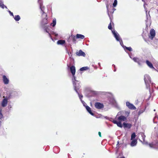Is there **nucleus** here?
<instances>
[{"instance_id":"nucleus-14","label":"nucleus","mask_w":158,"mask_h":158,"mask_svg":"<svg viewBox=\"0 0 158 158\" xmlns=\"http://www.w3.org/2000/svg\"><path fill=\"white\" fill-rule=\"evenodd\" d=\"M7 104V99L4 98L3 99L2 102V106L3 107H5L6 106Z\"/></svg>"},{"instance_id":"nucleus-26","label":"nucleus","mask_w":158,"mask_h":158,"mask_svg":"<svg viewBox=\"0 0 158 158\" xmlns=\"http://www.w3.org/2000/svg\"><path fill=\"white\" fill-rule=\"evenodd\" d=\"M56 24V20L55 19H53L52 21V23H51V25L53 27L55 26Z\"/></svg>"},{"instance_id":"nucleus-19","label":"nucleus","mask_w":158,"mask_h":158,"mask_svg":"<svg viewBox=\"0 0 158 158\" xmlns=\"http://www.w3.org/2000/svg\"><path fill=\"white\" fill-rule=\"evenodd\" d=\"M146 63L147 64V65L151 68V69H154V67L152 65V63L149 61L148 60H146Z\"/></svg>"},{"instance_id":"nucleus-1","label":"nucleus","mask_w":158,"mask_h":158,"mask_svg":"<svg viewBox=\"0 0 158 158\" xmlns=\"http://www.w3.org/2000/svg\"><path fill=\"white\" fill-rule=\"evenodd\" d=\"M117 119L118 120V122L115 120H113L112 122L116 124L118 127L122 128V126L121 124V121H126L127 118L125 116L121 115L118 117Z\"/></svg>"},{"instance_id":"nucleus-22","label":"nucleus","mask_w":158,"mask_h":158,"mask_svg":"<svg viewBox=\"0 0 158 158\" xmlns=\"http://www.w3.org/2000/svg\"><path fill=\"white\" fill-rule=\"evenodd\" d=\"M76 36L77 39H83L85 38V36L84 35L80 34H77Z\"/></svg>"},{"instance_id":"nucleus-12","label":"nucleus","mask_w":158,"mask_h":158,"mask_svg":"<svg viewBox=\"0 0 158 158\" xmlns=\"http://www.w3.org/2000/svg\"><path fill=\"white\" fill-rule=\"evenodd\" d=\"M76 55L79 56H85V53L81 50H80L79 52H77L76 53Z\"/></svg>"},{"instance_id":"nucleus-13","label":"nucleus","mask_w":158,"mask_h":158,"mask_svg":"<svg viewBox=\"0 0 158 158\" xmlns=\"http://www.w3.org/2000/svg\"><path fill=\"white\" fill-rule=\"evenodd\" d=\"M73 86L74 87V90L77 92V93L78 94V95L79 96L80 98V99L81 100L82 98H83V96L82 95H80L79 94V93L77 91V87H76V84H75V83L74 81L73 82Z\"/></svg>"},{"instance_id":"nucleus-36","label":"nucleus","mask_w":158,"mask_h":158,"mask_svg":"<svg viewBox=\"0 0 158 158\" xmlns=\"http://www.w3.org/2000/svg\"><path fill=\"white\" fill-rule=\"evenodd\" d=\"M127 114H127V116H128V115H129V113H128V112H127Z\"/></svg>"},{"instance_id":"nucleus-32","label":"nucleus","mask_w":158,"mask_h":158,"mask_svg":"<svg viewBox=\"0 0 158 158\" xmlns=\"http://www.w3.org/2000/svg\"><path fill=\"white\" fill-rule=\"evenodd\" d=\"M72 76H73V81L75 82V81H76V77H75V75H72Z\"/></svg>"},{"instance_id":"nucleus-30","label":"nucleus","mask_w":158,"mask_h":158,"mask_svg":"<svg viewBox=\"0 0 158 158\" xmlns=\"http://www.w3.org/2000/svg\"><path fill=\"white\" fill-rule=\"evenodd\" d=\"M125 49L129 50L130 52L132 51V49L131 47H125Z\"/></svg>"},{"instance_id":"nucleus-25","label":"nucleus","mask_w":158,"mask_h":158,"mask_svg":"<svg viewBox=\"0 0 158 158\" xmlns=\"http://www.w3.org/2000/svg\"><path fill=\"white\" fill-rule=\"evenodd\" d=\"M14 19L16 21H18L20 19V16L18 15H16L14 17Z\"/></svg>"},{"instance_id":"nucleus-6","label":"nucleus","mask_w":158,"mask_h":158,"mask_svg":"<svg viewBox=\"0 0 158 158\" xmlns=\"http://www.w3.org/2000/svg\"><path fill=\"white\" fill-rule=\"evenodd\" d=\"M71 65V64H70L69 65L67 64V66L68 68H70V71L72 75H75V73H76V69L74 65H72L71 67H70V66Z\"/></svg>"},{"instance_id":"nucleus-21","label":"nucleus","mask_w":158,"mask_h":158,"mask_svg":"<svg viewBox=\"0 0 158 158\" xmlns=\"http://www.w3.org/2000/svg\"><path fill=\"white\" fill-rule=\"evenodd\" d=\"M57 43L58 45H62L65 43V41L63 40H60L57 41Z\"/></svg>"},{"instance_id":"nucleus-35","label":"nucleus","mask_w":158,"mask_h":158,"mask_svg":"<svg viewBox=\"0 0 158 158\" xmlns=\"http://www.w3.org/2000/svg\"><path fill=\"white\" fill-rule=\"evenodd\" d=\"M98 135L100 137H102L101 133V132H98Z\"/></svg>"},{"instance_id":"nucleus-9","label":"nucleus","mask_w":158,"mask_h":158,"mask_svg":"<svg viewBox=\"0 0 158 158\" xmlns=\"http://www.w3.org/2000/svg\"><path fill=\"white\" fill-rule=\"evenodd\" d=\"M77 39V36H75L74 35H71L69 37V38L68 40V42H70V40H72L73 42L74 43H75L76 41V39Z\"/></svg>"},{"instance_id":"nucleus-15","label":"nucleus","mask_w":158,"mask_h":158,"mask_svg":"<svg viewBox=\"0 0 158 158\" xmlns=\"http://www.w3.org/2000/svg\"><path fill=\"white\" fill-rule=\"evenodd\" d=\"M106 8L107 9V12H108V14L109 15V16L110 18V17H111L110 15V14H112L114 12V10H115L114 8H113L112 9L111 11H110L109 9V6L108 5H106Z\"/></svg>"},{"instance_id":"nucleus-5","label":"nucleus","mask_w":158,"mask_h":158,"mask_svg":"<svg viewBox=\"0 0 158 158\" xmlns=\"http://www.w3.org/2000/svg\"><path fill=\"white\" fill-rule=\"evenodd\" d=\"M149 145L151 148L158 149V140H156L150 143Z\"/></svg>"},{"instance_id":"nucleus-38","label":"nucleus","mask_w":158,"mask_h":158,"mask_svg":"<svg viewBox=\"0 0 158 158\" xmlns=\"http://www.w3.org/2000/svg\"><path fill=\"white\" fill-rule=\"evenodd\" d=\"M3 98H5V97H4V96H3Z\"/></svg>"},{"instance_id":"nucleus-17","label":"nucleus","mask_w":158,"mask_h":158,"mask_svg":"<svg viewBox=\"0 0 158 158\" xmlns=\"http://www.w3.org/2000/svg\"><path fill=\"white\" fill-rule=\"evenodd\" d=\"M123 125L124 128H130L132 126V125L129 123H123Z\"/></svg>"},{"instance_id":"nucleus-11","label":"nucleus","mask_w":158,"mask_h":158,"mask_svg":"<svg viewBox=\"0 0 158 158\" xmlns=\"http://www.w3.org/2000/svg\"><path fill=\"white\" fill-rule=\"evenodd\" d=\"M2 79L4 83L5 84H8L9 83V80L8 78L5 75H3L2 76Z\"/></svg>"},{"instance_id":"nucleus-10","label":"nucleus","mask_w":158,"mask_h":158,"mask_svg":"<svg viewBox=\"0 0 158 158\" xmlns=\"http://www.w3.org/2000/svg\"><path fill=\"white\" fill-rule=\"evenodd\" d=\"M150 35L149 37L152 40L153 38L155 36V31L154 29H152L150 31Z\"/></svg>"},{"instance_id":"nucleus-3","label":"nucleus","mask_w":158,"mask_h":158,"mask_svg":"<svg viewBox=\"0 0 158 158\" xmlns=\"http://www.w3.org/2000/svg\"><path fill=\"white\" fill-rule=\"evenodd\" d=\"M40 8L41 11H42V17L43 18L41 21V24L42 25H44L48 23L47 15L46 13H45L41 7Z\"/></svg>"},{"instance_id":"nucleus-4","label":"nucleus","mask_w":158,"mask_h":158,"mask_svg":"<svg viewBox=\"0 0 158 158\" xmlns=\"http://www.w3.org/2000/svg\"><path fill=\"white\" fill-rule=\"evenodd\" d=\"M94 106L98 109H102L104 107V105L102 103L98 102L95 103Z\"/></svg>"},{"instance_id":"nucleus-34","label":"nucleus","mask_w":158,"mask_h":158,"mask_svg":"<svg viewBox=\"0 0 158 158\" xmlns=\"http://www.w3.org/2000/svg\"><path fill=\"white\" fill-rule=\"evenodd\" d=\"M11 15L13 17H14L13 13L12 12H11L10 11H9Z\"/></svg>"},{"instance_id":"nucleus-33","label":"nucleus","mask_w":158,"mask_h":158,"mask_svg":"<svg viewBox=\"0 0 158 158\" xmlns=\"http://www.w3.org/2000/svg\"><path fill=\"white\" fill-rule=\"evenodd\" d=\"M47 27H45V29H44V30L46 32H47L48 33V34L50 36H51V35L49 33L48 31L47 30Z\"/></svg>"},{"instance_id":"nucleus-16","label":"nucleus","mask_w":158,"mask_h":158,"mask_svg":"<svg viewBox=\"0 0 158 158\" xmlns=\"http://www.w3.org/2000/svg\"><path fill=\"white\" fill-rule=\"evenodd\" d=\"M137 141L136 139H133L130 143V145L131 147L135 146L137 144Z\"/></svg>"},{"instance_id":"nucleus-28","label":"nucleus","mask_w":158,"mask_h":158,"mask_svg":"<svg viewBox=\"0 0 158 158\" xmlns=\"http://www.w3.org/2000/svg\"><path fill=\"white\" fill-rule=\"evenodd\" d=\"M117 3V0H114V2L113 4V6L114 7H115Z\"/></svg>"},{"instance_id":"nucleus-29","label":"nucleus","mask_w":158,"mask_h":158,"mask_svg":"<svg viewBox=\"0 0 158 158\" xmlns=\"http://www.w3.org/2000/svg\"><path fill=\"white\" fill-rule=\"evenodd\" d=\"M0 6L3 9H4V8L5 6L2 3V1L1 0H0Z\"/></svg>"},{"instance_id":"nucleus-23","label":"nucleus","mask_w":158,"mask_h":158,"mask_svg":"<svg viewBox=\"0 0 158 158\" xmlns=\"http://www.w3.org/2000/svg\"><path fill=\"white\" fill-rule=\"evenodd\" d=\"M133 60L136 62H137L139 64H140V60L137 57H134L133 59Z\"/></svg>"},{"instance_id":"nucleus-27","label":"nucleus","mask_w":158,"mask_h":158,"mask_svg":"<svg viewBox=\"0 0 158 158\" xmlns=\"http://www.w3.org/2000/svg\"><path fill=\"white\" fill-rule=\"evenodd\" d=\"M136 137V135L135 133H133L131 135V140H132L133 139H134Z\"/></svg>"},{"instance_id":"nucleus-31","label":"nucleus","mask_w":158,"mask_h":158,"mask_svg":"<svg viewBox=\"0 0 158 158\" xmlns=\"http://www.w3.org/2000/svg\"><path fill=\"white\" fill-rule=\"evenodd\" d=\"M2 109L1 108H0V119H1L3 117V115L2 114Z\"/></svg>"},{"instance_id":"nucleus-18","label":"nucleus","mask_w":158,"mask_h":158,"mask_svg":"<svg viewBox=\"0 0 158 158\" xmlns=\"http://www.w3.org/2000/svg\"><path fill=\"white\" fill-rule=\"evenodd\" d=\"M86 109L90 114L93 116L94 115V114L92 112L91 109L89 106H86Z\"/></svg>"},{"instance_id":"nucleus-2","label":"nucleus","mask_w":158,"mask_h":158,"mask_svg":"<svg viewBox=\"0 0 158 158\" xmlns=\"http://www.w3.org/2000/svg\"><path fill=\"white\" fill-rule=\"evenodd\" d=\"M144 80L147 88H149L150 85L151 83V78L149 76L148 74H145L144 75Z\"/></svg>"},{"instance_id":"nucleus-39","label":"nucleus","mask_w":158,"mask_h":158,"mask_svg":"<svg viewBox=\"0 0 158 158\" xmlns=\"http://www.w3.org/2000/svg\"><path fill=\"white\" fill-rule=\"evenodd\" d=\"M154 111H155V110H154Z\"/></svg>"},{"instance_id":"nucleus-24","label":"nucleus","mask_w":158,"mask_h":158,"mask_svg":"<svg viewBox=\"0 0 158 158\" xmlns=\"http://www.w3.org/2000/svg\"><path fill=\"white\" fill-rule=\"evenodd\" d=\"M89 69L88 67L86 66L81 68L80 69V70L81 71H83L84 70H86Z\"/></svg>"},{"instance_id":"nucleus-37","label":"nucleus","mask_w":158,"mask_h":158,"mask_svg":"<svg viewBox=\"0 0 158 158\" xmlns=\"http://www.w3.org/2000/svg\"><path fill=\"white\" fill-rule=\"evenodd\" d=\"M120 158H125V157H121Z\"/></svg>"},{"instance_id":"nucleus-20","label":"nucleus","mask_w":158,"mask_h":158,"mask_svg":"<svg viewBox=\"0 0 158 158\" xmlns=\"http://www.w3.org/2000/svg\"><path fill=\"white\" fill-rule=\"evenodd\" d=\"M110 23L108 26V28L110 30H111L112 29V24L113 25H114V23L112 22V19L111 17H110Z\"/></svg>"},{"instance_id":"nucleus-8","label":"nucleus","mask_w":158,"mask_h":158,"mask_svg":"<svg viewBox=\"0 0 158 158\" xmlns=\"http://www.w3.org/2000/svg\"><path fill=\"white\" fill-rule=\"evenodd\" d=\"M112 32L114 36V37L117 41H119L120 42H122V40L120 38L119 35L117 33H116L115 31H112Z\"/></svg>"},{"instance_id":"nucleus-7","label":"nucleus","mask_w":158,"mask_h":158,"mask_svg":"<svg viewBox=\"0 0 158 158\" xmlns=\"http://www.w3.org/2000/svg\"><path fill=\"white\" fill-rule=\"evenodd\" d=\"M126 106L130 109L131 110H136V107L132 104L131 103L129 102H126Z\"/></svg>"}]
</instances>
